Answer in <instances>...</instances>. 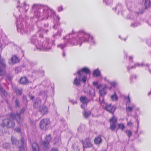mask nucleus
<instances>
[{"instance_id": "nucleus-48", "label": "nucleus", "mask_w": 151, "mask_h": 151, "mask_svg": "<svg viewBox=\"0 0 151 151\" xmlns=\"http://www.w3.org/2000/svg\"><path fill=\"white\" fill-rule=\"evenodd\" d=\"M132 58V57H129V59L130 60Z\"/></svg>"}, {"instance_id": "nucleus-49", "label": "nucleus", "mask_w": 151, "mask_h": 151, "mask_svg": "<svg viewBox=\"0 0 151 151\" xmlns=\"http://www.w3.org/2000/svg\"><path fill=\"white\" fill-rule=\"evenodd\" d=\"M24 5H26V3L25 2H24Z\"/></svg>"}, {"instance_id": "nucleus-2", "label": "nucleus", "mask_w": 151, "mask_h": 151, "mask_svg": "<svg viewBox=\"0 0 151 151\" xmlns=\"http://www.w3.org/2000/svg\"><path fill=\"white\" fill-rule=\"evenodd\" d=\"M38 43L39 47H37V48L44 50L48 51L51 48L54 41L48 38H46L43 42H38Z\"/></svg>"}, {"instance_id": "nucleus-23", "label": "nucleus", "mask_w": 151, "mask_h": 151, "mask_svg": "<svg viewBox=\"0 0 151 151\" xmlns=\"http://www.w3.org/2000/svg\"><path fill=\"white\" fill-rule=\"evenodd\" d=\"M82 71L87 74H88L90 73L89 70L86 68H83L82 70Z\"/></svg>"}, {"instance_id": "nucleus-35", "label": "nucleus", "mask_w": 151, "mask_h": 151, "mask_svg": "<svg viewBox=\"0 0 151 151\" xmlns=\"http://www.w3.org/2000/svg\"><path fill=\"white\" fill-rule=\"evenodd\" d=\"M127 111H130L132 110V108L131 107H128L127 108Z\"/></svg>"}, {"instance_id": "nucleus-11", "label": "nucleus", "mask_w": 151, "mask_h": 151, "mask_svg": "<svg viewBox=\"0 0 151 151\" xmlns=\"http://www.w3.org/2000/svg\"><path fill=\"white\" fill-rule=\"evenodd\" d=\"M11 61L13 63H16L19 62V58L16 55H13L11 58Z\"/></svg>"}, {"instance_id": "nucleus-7", "label": "nucleus", "mask_w": 151, "mask_h": 151, "mask_svg": "<svg viewBox=\"0 0 151 151\" xmlns=\"http://www.w3.org/2000/svg\"><path fill=\"white\" fill-rule=\"evenodd\" d=\"M110 121L111 123V128L114 129L115 126L114 123L116 121V119L114 117H113L110 119Z\"/></svg>"}, {"instance_id": "nucleus-34", "label": "nucleus", "mask_w": 151, "mask_h": 151, "mask_svg": "<svg viewBox=\"0 0 151 151\" xmlns=\"http://www.w3.org/2000/svg\"><path fill=\"white\" fill-rule=\"evenodd\" d=\"M63 10L62 6L59 7L58 9V11L59 12L62 11Z\"/></svg>"}, {"instance_id": "nucleus-13", "label": "nucleus", "mask_w": 151, "mask_h": 151, "mask_svg": "<svg viewBox=\"0 0 151 151\" xmlns=\"http://www.w3.org/2000/svg\"><path fill=\"white\" fill-rule=\"evenodd\" d=\"M0 92H1L2 93V96L3 95L4 96H5L7 95V92L3 89L1 85H0Z\"/></svg>"}, {"instance_id": "nucleus-51", "label": "nucleus", "mask_w": 151, "mask_h": 151, "mask_svg": "<svg viewBox=\"0 0 151 151\" xmlns=\"http://www.w3.org/2000/svg\"><path fill=\"white\" fill-rule=\"evenodd\" d=\"M19 6H17V7L18 8V7H19Z\"/></svg>"}, {"instance_id": "nucleus-39", "label": "nucleus", "mask_w": 151, "mask_h": 151, "mask_svg": "<svg viewBox=\"0 0 151 151\" xmlns=\"http://www.w3.org/2000/svg\"><path fill=\"white\" fill-rule=\"evenodd\" d=\"M17 30L18 31H19V29H21V26H19L17 24Z\"/></svg>"}, {"instance_id": "nucleus-25", "label": "nucleus", "mask_w": 151, "mask_h": 151, "mask_svg": "<svg viewBox=\"0 0 151 151\" xmlns=\"http://www.w3.org/2000/svg\"><path fill=\"white\" fill-rule=\"evenodd\" d=\"M139 24H140L138 22H137V23L136 22L134 23L131 24V26L132 27H134L137 26L139 25Z\"/></svg>"}, {"instance_id": "nucleus-17", "label": "nucleus", "mask_w": 151, "mask_h": 151, "mask_svg": "<svg viewBox=\"0 0 151 151\" xmlns=\"http://www.w3.org/2000/svg\"><path fill=\"white\" fill-rule=\"evenodd\" d=\"M40 111L43 114H44L47 112V109L45 107H42L40 109Z\"/></svg>"}, {"instance_id": "nucleus-8", "label": "nucleus", "mask_w": 151, "mask_h": 151, "mask_svg": "<svg viewBox=\"0 0 151 151\" xmlns=\"http://www.w3.org/2000/svg\"><path fill=\"white\" fill-rule=\"evenodd\" d=\"M37 38L35 36H33L31 39V42L32 43L35 44L37 47H39L38 45V42L39 41H37L36 40Z\"/></svg>"}, {"instance_id": "nucleus-14", "label": "nucleus", "mask_w": 151, "mask_h": 151, "mask_svg": "<svg viewBox=\"0 0 151 151\" xmlns=\"http://www.w3.org/2000/svg\"><path fill=\"white\" fill-rule=\"evenodd\" d=\"M101 142V137H96L94 139V142L95 144H99Z\"/></svg>"}, {"instance_id": "nucleus-50", "label": "nucleus", "mask_w": 151, "mask_h": 151, "mask_svg": "<svg viewBox=\"0 0 151 151\" xmlns=\"http://www.w3.org/2000/svg\"><path fill=\"white\" fill-rule=\"evenodd\" d=\"M72 31H73V35H74V33H73V30H72Z\"/></svg>"}, {"instance_id": "nucleus-56", "label": "nucleus", "mask_w": 151, "mask_h": 151, "mask_svg": "<svg viewBox=\"0 0 151 151\" xmlns=\"http://www.w3.org/2000/svg\"><path fill=\"white\" fill-rule=\"evenodd\" d=\"M58 19H59V18L58 17Z\"/></svg>"}, {"instance_id": "nucleus-9", "label": "nucleus", "mask_w": 151, "mask_h": 151, "mask_svg": "<svg viewBox=\"0 0 151 151\" xmlns=\"http://www.w3.org/2000/svg\"><path fill=\"white\" fill-rule=\"evenodd\" d=\"M11 118L12 119L16 118V120L18 122H20L22 121V119L20 117V116L19 115H17L16 116L15 115L13 114H12L11 116Z\"/></svg>"}, {"instance_id": "nucleus-38", "label": "nucleus", "mask_w": 151, "mask_h": 151, "mask_svg": "<svg viewBox=\"0 0 151 151\" xmlns=\"http://www.w3.org/2000/svg\"><path fill=\"white\" fill-rule=\"evenodd\" d=\"M136 65H138V66L141 65V66H143V65H145L143 63H141V64L137 63V64Z\"/></svg>"}, {"instance_id": "nucleus-28", "label": "nucleus", "mask_w": 151, "mask_h": 151, "mask_svg": "<svg viewBox=\"0 0 151 151\" xmlns=\"http://www.w3.org/2000/svg\"><path fill=\"white\" fill-rule=\"evenodd\" d=\"M11 141L13 144H17V141L15 138L12 137L11 138Z\"/></svg>"}, {"instance_id": "nucleus-4", "label": "nucleus", "mask_w": 151, "mask_h": 151, "mask_svg": "<svg viewBox=\"0 0 151 151\" xmlns=\"http://www.w3.org/2000/svg\"><path fill=\"white\" fill-rule=\"evenodd\" d=\"M49 122V121L46 119L42 120L40 123V128L42 129H45Z\"/></svg>"}, {"instance_id": "nucleus-32", "label": "nucleus", "mask_w": 151, "mask_h": 151, "mask_svg": "<svg viewBox=\"0 0 151 151\" xmlns=\"http://www.w3.org/2000/svg\"><path fill=\"white\" fill-rule=\"evenodd\" d=\"M48 142H46V143H44L42 145L44 147H46L48 146Z\"/></svg>"}, {"instance_id": "nucleus-33", "label": "nucleus", "mask_w": 151, "mask_h": 151, "mask_svg": "<svg viewBox=\"0 0 151 151\" xmlns=\"http://www.w3.org/2000/svg\"><path fill=\"white\" fill-rule=\"evenodd\" d=\"M9 145V144L8 143H5L3 145L4 147H5V148H6Z\"/></svg>"}, {"instance_id": "nucleus-55", "label": "nucleus", "mask_w": 151, "mask_h": 151, "mask_svg": "<svg viewBox=\"0 0 151 151\" xmlns=\"http://www.w3.org/2000/svg\"><path fill=\"white\" fill-rule=\"evenodd\" d=\"M126 40V39H124V40Z\"/></svg>"}, {"instance_id": "nucleus-20", "label": "nucleus", "mask_w": 151, "mask_h": 151, "mask_svg": "<svg viewBox=\"0 0 151 151\" xmlns=\"http://www.w3.org/2000/svg\"><path fill=\"white\" fill-rule=\"evenodd\" d=\"M145 8L147 9L150 6V1L147 0H145Z\"/></svg>"}, {"instance_id": "nucleus-36", "label": "nucleus", "mask_w": 151, "mask_h": 151, "mask_svg": "<svg viewBox=\"0 0 151 151\" xmlns=\"http://www.w3.org/2000/svg\"><path fill=\"white\" fill-rule=\"evenodd\" d=\"M86 77H83V78L82 79V81H83L84 82H86Z\"/></svg>"}, {"instance_id": "nucleus-1", "label": "nucleus", "mask_w": 151, "mask_h": 151, "mask_svg": "<svg viewBox=\"0 0 151 151\" xmlns=\"http://www.w3.org/2000/svg\"><path fill=\"white\" fill-rule=\"evenodd\" d=\"M78 37L77 39L74 38H70L68 40V36L66 37L65 39L66 38L68 42H70L71 44L73 45H77L78 44L81 43L80 46L82 44V42H92L93 44H95V42L93 40V38L91 37L89 34H86L83 31H79L78 34Z\"/></svg>"}, {"instance_id": "nucleus-15", "label": "nucleus", "mask_w": 151, "mask_h": 151, "mask_svg": "<svg viewBox=\"0 0 151 151\" xmlns=\"http://www.w3.org/2000/svg\"><path fill=\"white\" fill-rule=\"evenodd\" d=\"M15 91L17 95H21L22 93V89L19 88H17L15 90Z\"/></svg>"}, {"instance_id": "nucleus-24", "label": "nucleus", "mask_w": 151, "mask_h": 151, "mask_svg": "<svg viewBox=\"0 0 151 151\" xmlns=\"http://www.w3.org/2000/svg\"><path fill=\"white\" fill-rule=\"evenodd\" d=\"M66 44L64 43V45L63 44H59L58 45V47L63 49L66 46Z\"/></svg>"}, {"instance_id": "nucleus-31", "label": "nucleus", "mask_w": 151, "mask_h": 151, "mask_svg": "<svg viewBox=\"0 0 151 151\" xmlns=\"http://www.w3.org/2000/svg\"><path fill=\"white\" fill-rule=\"evenodd\" d=\"M118 126H119V128L122 129H123L124 128V125L123 124H119L118 125Z\"/></svg>"}, {"instance_id": "nucleus-53", "label": "nucleus", "mask_w": 151, "mask_h": 151, "mask_svg": "<svg viewBox=\"0 0 151 151\" xmlns=\"http://www.w3.org/2000/svg\"><path fill=\"white\" fill-rule=\"evenodd\" d=\"M71 35V34H69V35Z\"/></svg>"}, {"instance_id": "nucleus-27", "label": "nucleus", "mask_w": 151, "mask_h": 151, "mask_svg": "<svg viewBox=\"0 0 151 151\" xmlns=\"http://www.w3.org/2000/svg\"><path fill=\"white\" fill-rule=\"evenodd\" d=\"M40 7H41V6L37 4H34L32 6V8L34 9H39Z\"/></svg>"}, {"instance_id": "nucleus-22", "label": "nucleus", "mask_w": 151, "mask_h": 151, "mask_svg": "<svg viewBox=\"0 0 151 151\" xmlns=\"http://www.w3.org/2000/svg\"><path fill=\"white\" fill-rule=\"evenodd\" d=\"M80 100L83 103H86L87 101V99L84 96L81 97L80 98Z\"/></svg>"}, {"instance_id": "nucleus-41", "label": "nucleus", "mask_w": 151, "mask_h": 151, "mask_svg": "<svg viewBox=\"0 0 151 151\" xmlns=\"http://www.w3.org/2000/svg\"><path fill=\"white\" fill-rule=\"evenodd\" d=\"M90 115V114L89 113H85V114H84V115L86 116H87L88 115Z\"/></svg>"}, {"instance_id": "nucleus-43", "label": "nucleus", "mask_w": 151, "mask_h": 151, "mask_svg": "<svg viewBox=\"0 0 151 151\" xmlns=\"http://www.w3.org/2000/svg\"><path fill=\"white\" fill-rule=\"evenodd\" d=\"M63 57H65V52H64V51H63Z\"/></svg>"}, {"instance_id": "nucleus-47", "label": "nucleus", "mask_w": 151, "mask_h": 151, "mask_svg": "<svg viewBox=\"0 0 151 151\" xmlns=\"http://www.w3.org/2000/svg\"><path fill=\"white\" fill-rule=\"evenodd\" d=\"M83 146H84V147H88V146H87L85 144Z\"/></svg>"}, {"instance_id": "nucleus-30", "label": "nucleus", "mask_w": 151, "mask_h": 151, "mask_svg": "<svg viewBox=\"0 0 151 151\" xmlns=\"http://www.w3.org/2000/svg\"><path fill=\"white\" fill-rule=\"evenodd\" d=\"M40 30L42 32H45L46 33H47V32L48 31V30H44L42 28H40Z\"/></svg>"}, {"instance_id": "nucleus-46", "label": "nucleus", "mask_w": 151, "mask_h": 151, "mask_svg": "<svg viewBox=\"0 0 151 151\" xmlns=\"http://www.w3.org/2000/svg\"><path fill=\"white\" fill-rule=\"evenodd\" d=\"M45 27H48V24H45Z\"/></svg>"}, {"instance_id": "nucleus-12", "label": "nucleus", "mask_w": 151, "mask_h": 151, "mask_svg": "<svg viewBox=\"0 0 151 151\" xmlns=\"http://www.w3.org/2000/svg\"><path fill=\"white\" fill-rule=\"evenodd\" d=\"M106 109L108 111L112 113L114 111L115 108L111 105H109L106 107Z\"/></svg>"}, {"instance_id": "nucleus-44", "label": "nucleus", "mask_w": 151, "mask_h": 151, "mask_svg": "<svg viewBox=\"0 0 151 151\" xmlns=\"http://www.w3.org/2000/svg\"><path fill=\"white\" fill-rule=\"evenodd\" d=\"M51 151H58L57 150L55 149H52Z\"/></svg>"}, {"instance_id": "nucleus-54", "label": "nucleus", "mask_w": 151, "mask_h": 151, "mask_svg": "<svg viewBox=\"0 0 151 151\" xmlns=\"http://www.w3.org/2000/svg\"><path fill=\"white\" fill-rule=\"evenodd\" d=\"M78 73H79V72H78Z\"/></svg>"}, {"instance_id": "nucleus-6", "label": "nucleus", "mask_w": 151, "mask_h": 151, "mask_svg": "<svg viewBox=\"0 0 151 151\" xmlns=\"http://www.w3.org/2000/svg\"><path fill=\"white\" fill-rule=\"evenodd\" d=\"M19 83L23 85L29 83V81L26 77H22L19 80Z\"/></svg>"}, {"instance_id": "nucleus-3", "label": "nucleus", "mask_w": 151, "mask_h": 151, "mask_svg": "<svg viewBox=\"0 0 151 151\" xmlns=\"http://www.w3.org/2000/svg\"><path fill=\"white\" fill-rule=\"evenodd\" d=\"M42 9L43 11V15L47 19H48L49 17L52 18V17H53L55 15V13L54 11L46 6L42 7Z\"/></svg>"}, {"instance_id": "nucleus-40", "label": "nucleus", "mask_w": 151, "mask_h": 151, "mask_svg": "<svg viewBox=\"0 0 151 151\" xmlns=\"http://www.w3.org/2000/svg\"><path fill=\"white\" fill-rule=\"evenodd\" d=\"M127 133L129 136L131 134V132L129 131H127Z\"/></svg>"}, {"instance_id": "nucleus-18", "label": "nucleus", "mask_w": 151, "mask_h": 151, "mask_svg": "<svg viewBox=\"0 0 151 151\" xmlns=\"http://www.w3.org/2000/svg\"><path fill=\"white\" fill-rule=\"evenodd\" d=\"M2 67H0V76H2L5 74V71L4 69Z\"/></svg>"}, {"instance_id": "nucleus-42", "label": "nucleus", "mask_w": 151, "mask_h": 151, "mask_svg": "<svg viewBox=\"0 0 151 151\" xmlns=\"http://www.w3.org/2000/svg\"><path fill=\"white\" fill-rule=\"evenodd\" d=\"M93 84L94 86H96L98 85V83L97 82H94L93 83Z\"/></svg>"}, {"instance_id": "nucleus-16", "label": "nucleus", "mask_w": 151, "mask_h": 151, "mask_svg": "<svg viewBox=\"0 0 151 151\" xmlns=\"http://www.w3.org/2000/svg\"><path fill=\"white\" fill-rule=\"evenodd\" d=\"M0 65L1 66H6L5 63V60L2 58H1L0 55Z\"/></svg>"}, {"instance_id": "nucleus-21", "label": "nucleus", "mask_w": 151, "mask_h": 151, "mask_svg": "<svg viewBox=\"0 0 151 151\" xmlns=\"http://www.w3.org/2000/svg\"><path fill=\"white\" fill-rule=\"evenodd\" d=\"M93 75L94 76H99L100 75V72L98 70H96L94 71Z\"/></svg>"}, {"instance_id": "nucleus-10", "label": "nucleus", "mask_w": 151, "mask_h": 151, "mask_svg": "<svg viewBox=\"0 0 151 151\" xmlns=\"http://www.w3.org/2000/svg\"><path fill=\"white\" fill-rule=\"evenodd\" d=\"M9 119L7 118L4 119L2 121V125L3 127H9Z\"/></svg>"}, {"instance_id": "nucleus-19", "label": "nucleus", "mask_w": 151, "mask_h": 151, "mask_svg": "<svg viewBox=\"0 0 151 151\" xmlns=\"http://www.w3.org/2000/svg\"><path fill=\"white\" fill-rule=\"evenodd\" d=\"M32 147L35 151H39L38 146L36 143H34L32 145Z\"/></svg>"}, {"instance_id": "nucleus-5", "label": "nucleus", "mask_w": 151, "mask_h": 151, "mask_svg": "<svg viewBox=\"0 0 151 151\" xmlns=\"http://www.w3.org/2000/svg\"><path fill=\"white\" fill-rule=\"evenodd\" d=\"M97 88L99 89L100 94L101 95L105 94L106 91L105 90V86L104 85H99L97 86Z\"/></svg>"}, {"instance_id": "nucleus-29", "label": "nucleus", "mask_w": 151, "mask_h": 151, "mask_svg": "<svg viewBox=\"0 0 151 151\" xmlns=\"http://www.w3.org/2000/svg\"><path fill=\"white\" fill-rule=\"evenodd\" d=\"M111 98L113 101L116 100L117 99V97L115 95L112 96H111Z\"/></svg>"}, {"instance_id": "nucleus-52", "label": "nucleus", "mask_w": 151, "mask_h": 151, "mask_svg": "<svg viewBox=\"0 0 151 151\" xmlns=\"http://www.w3.org/2000/svg\"><path fill=\"white\" fill-rule=\"evenodd\" d=\"M18 3H19V1H18Z\"/></svg>"}, {"instance_id": "nucleus-26", "label": "nucleus", "mask_w": 151, "mask_h": 151, "mask_svg": "<svg viewBox=\"0 0 151 151\" xmlns=\"http://www.w3.org/2000/svg\"><path fill=\"white\" fill-rule=\"evenodd\" d=\"M43 32H42L40 30V29L39 30V31L37 32L38 34L39 35V37L41 38L43 37V35L42 34V33Z\"/></svg>"}, {"instance_id": "nucleus-37", "label": "nucleus", "mask_w": 151, "mask_h": 151, "mask_svg": "<svg viewBox=\"0 0 151 151\" xmlns=\"http://www.w3.org/2000/svg\"><path fill=\"white\" fill-rule=\"evenodd\" d=\"M75 83L77 85H78L79 83L77 79H76L75 80Z\"/></svg>"}, {"instance_id": "nucleus-45", "label": "nucleus", "mask_w": 151, "mask_h": 151, "mask_svg": "<svg viewBox=\"0 0 151 151\" xmlns=\"http://www.w3.org/2000/svg\"><path fill=\"white\" fill-rule=\"evenodd\" d=\"M14 122L12 123V127H13L14 126Z\"/></svg>"}]
</instances>
